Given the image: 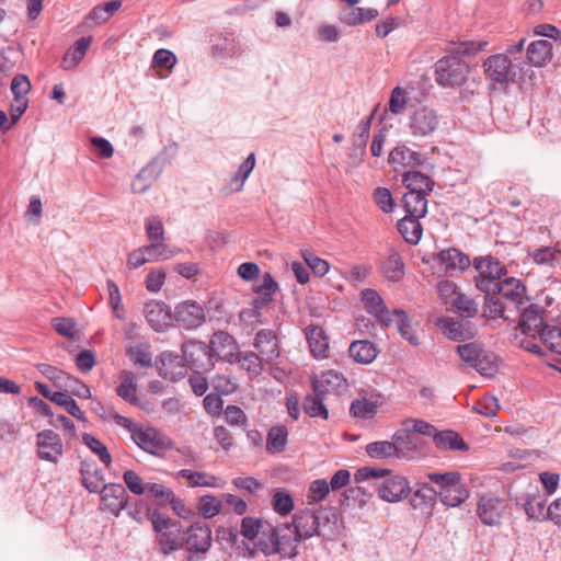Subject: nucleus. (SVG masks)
<instances>
[{
    "mask_svg": "<svg viewBox=\"0 0 561 561\" xmlns=\"http://www.w3.org/2000/svg\"><path fill=\"white\" fill-rule=\"evenodd\" d=\"M488 42H466L455 53L439 58L435 64V80L442 88H458L463 85L470 75L469 65L461 55H474L485 48Z\"/></svg>",
    "mask_w": 561,
    "mask_h": 561,
    "instance_id": "nucleus-1",
    "label": "nucleus"
},
{
    "mask_svg": "<svg viewBox=\"0 0 561 561\" xmlns=\"http://www.w3.org/2000/svg\"><path fill=\"white\" fill-rule=\"evenodd\" d=\"M295 528L289 523H284L268 531H262L257 547L264 556L280 554L284 558H295L300 542Z\"/></svg>",
    "mask_w": 561,
    "mask_h": 561,
    "instance_id": "nucleus-2",
    "label": "nucleus"
},
{
    "mask_svg": "<svg viewBox=\"0 0 561 561\" xmlns=\"http://www.w3.org/2000/svg\"><path fill=\"white\" fill-rule=\"evenodd\" d=\"M150 519L160 553L169 556L184 547V530L178 520L158 511L152 512Z\"/></svg>",
    "mask_w": 561,
    "mask_h": 561,
    "instance_id": "nucleus-3",
    "label": "nucleus"
},
{
    "mask_svg": "<svg viewBox=\"0 0 561 561\" xmlns=\"http://www.w3.org/2000/svg\"><path fill=\"white\" fill-rule=\"evenodd\" d=\"M477 271L476 286L485 294L495 293L496 284L506 274L505 265L492 255L478 256L473 260Z\"/></svg>",
    "mask_w": 561,
    "mask_h": 561,
    "instance_id": "nucleus-4",
    "label": "nucleus"
},
{
    "mask_svg": "<svg viewBox=\"0 0 561 561\" xmlns=\"http://www.w3.org/2000/svg\"><path fill=\"white\" fill-rule=\"evenodd\" d=\"M486 78L493 89H505L516 79V70L507 54H495L483 62Z\"/></svg>",
    "mask_w": 561,
    "mask_h": 561,
    "instance_id": "nucleus-5",
    "label": "nucleus"
},
{
    "mask_svg": "<svg viewBox=\"0 0 561 561\" xmlns=\"http://www.w3.org/2000/svg\"><path fill=\"white\" fill-rule=\"evenodd\" d=\"M457 353L466 364L483 376H491L495 371L496 365L493 356L477 343L459 345Z\"/></svg>",
    "mask_w": 561,
    "mask_h": 561,
    "instance_id": "nucleus-6",
    "label": "nucleus"
},
{
    "mask_svg": "<svg viewBox=\"0 0 561 561\" xmlns=\"http://www.w3.org/2000/svg\"><path fill=\"white\" fill-rule=\"evenodd\" d=\"M329 520V511L325 508H306L301 514L294 517L293 527L300 540H306L314 535L321 536L322 519Z\"/></svg>",
    "mask_w": 561,
    "mask_h": 561,
    "instance_id": "nucleus-7",
    "label": "nucleus"
},
{
    "mask_svg": "<svg viewBox=\"0 0 561 561\" xmlns=\"http://www.w3.org/2000/svg\"><path fill=\"white\" fill-rule=\"evenodd\" d=\"M131 438L139 448L151 455H159L171 445L167 436L150 426L135 427L131 430Z\"/></svg>",
    "mask_w": 561,
    "mask_h": 561,
    "instance_id": "nucleus-8",
    "label": "nucleus"
},
{
    "mask_svg": "<svg viewBox=\"0 0 561 561\" xmlns=\"http://www.w3.org/2000/svg\"><path fill=\"white\" fill-rule=\"evenodd\" d=\"M439 124L436 111L428 106L416 108L409 117V129L414 137H426L433 134Z\"/></svg>",
    "mask_w": 561,
    "mask_h": 561,
    "instance_id": "nucleus-9",
    "label": "nucleus"
},
{
    "mask_svg": "<svg viewBox=\"0 0 561 561\" xmlns=\"http://www.w3.org/2000/svg\"><path fill=\"white\" fill-rule=\"evenodd\" d=\"M211 542V529L203 522H196L184 530V546L188 551L206 553L210 549Z\"/></svg>",
    "mask_w": 561,
    "mask_h": 561,
    "instance_id": "nucleus-10",
    "label": "nucleus"
},
{
    "mask_svg": "<svg viewBox=\"0 0 561 561\" xmlns=\"http://www.w3.org/2000/svg\"><path fill=\"white\" fill-rule=\"evenodd\" d=\"M182 351L185 360L193 368L204 371L211 370L215 366L213 353L208 351L207 345L199 341H187L183 343Z\"/></svg>",
    "mask_w": 561,
    "mask_h": 561,
    "instance_id": "nucleus-11",
    "label": "nucleus"
},
{
    "mask_svg": "<svg viewBox=\"0 0 561 561\" xmlns=\"http://www.w3.org/2000/svg\"><path fill=\"white\" fill-rule=\"evenodd\" d=\"M174 320L180 327L191 330L202 325L205 322L206 317L204 309L199 304L187 300L175 307Z\"/></svg>",
    "mask_w": 561,
    "mask_h": 561,
    "instance_id": "nucleus-12",
    "label": "nucleus"
},
{
    "mask_svg": "<svg viewBox=\"0 0 561 561\" xmlns=\"http://www.w3.org/2000/svg\"><path fill=\"white\" fill-rule=\"evenodd\" d=\"M102 510L118 516L119 512L126 508L128 495L122 484L110 483L103 485L100 491Z\"/></svg>",
    "mask_w": 561,
    "mask_h": 561,
    "instance_id": "nucleus-13",
    "label": "nucleus"
},
{
    "mask_svg": "<svg viewBox=\"0 0 561 561\" xmlns=\"http://www.w3.org/2000/svg\"><path fill=\"white\" fill-rule=\"evenodd\" d=\"M545 310L537 305H530L527 307L519 320V329L523 334L536 340L541 336L543 330H546L545 325Z\"/></svg>",
    "mask_w": 561,
    "mask_h": 561,
    "instance_id": "nucleus-14",
    "label": "nucleus"
},
{
    "mask_svg": "<svg viewBox=\"0 0 561 561\" xmlns=\"http://www.w3.org/2000/svg\"><path fill=\"white\" fill-rule=\"evenodd\" d=\"M362 301L366 311L374 316L385 327L393 323V312L391 313L381 296L371 288L362 291Z\"/></svg>",
    "mask_w": 561,
    "mask_h": 561,
    "instance_id": "nucleus-15",
    "label": "nucleus"
},
{
    "mask_svg": "<svg viewBox=\"0 0 561 561\" xmlns=\"http://www.w3.org/2000/svg\"><path fill=\"white\" fill-rule=\"evenodd\" d=\"M37 449L41 459L56 463L62 456V442L60 436L50 430L37 434Z\"/></svg>",
    "mask_w": 561,
    "mask_h": 561,
    "instance_id": "nucleus-16",
    "label": "nucleus"
},
{
    "mask_svg": "<svg viewBox=\"0 0 561 561\" xmlns=\"http://www.w3.org/2000/svg\"><path fill=\"white\" fill-rule=\"evenodd\" d=\"M506 507L507 505L504 501L491 495H483L478 502L477 512L483 524L495 526L501 523Z\"/></svg>",
    "mask_w": 561,
    "mask_h": 561,
    "instance_id": "nucleus-17",
    "label": "nucleus"
},
{
    "mask_svg": "<svg viewBox=\"0 0 561 561\" xmlns=\"http://www.w3.org/2000/svg\"><path fill=\"white\" fill-rule=\"evenodd\" d=\"M495 293L515 309H518L527 300L525 285L515 277H507L503 282H499Z\"/></svg>",
    "mask_w": 561,
    "mask_h": 561,
    "instance_id": "nucleus-18",
    "label": "nucleus"
},
{
    "mask_svg": "<svg viewBox=\"0 0 561 561\" xmlns=\"http://www.w3.org/2000/svg\"><path fill=\"white\" fill-rule=\"evenodd\" d=\"M438 327L448 339L454 341L469 340L476 334V329L469 320L442 318L438 320Z\"/></svg>",
    "mask_w": 561,
    "mask_h": 561,
    "instance_id": "nucleus-19",
    "label": "nucleus"
},
{
    "mask_svg": "<svg viewBox=\"0 0 561 561\" xmlns=\"http://www.w3.org/2000/svg\"><path fill=\"white\" fill-rule=\"evenodd\" d=\"M144 314L148 324L156 331H163L171 323V310L162 301L151 300L145 305Z\"/></svg>",
    "mask_w": 561,
    "mask_h": 561,
    "instance_id": "nucleus-20",
    "label": "nucleus"
},
{
    "mask_svg": "<svg viewBox=\"0 0 561 561\" xmlns=\"http://www.w3.org/2000/svg\"><path fill=\"white\" fill-rule=\"evenodd\" d=\"M410 493V486L407 479L402 476H393L386 479L378 488V494L383 501L393 503L407 497Z\"/></svg>",
    "mask_w": 561,
    "mask_h": 561,
    "instance_id": "nucleus-21",
    "label": "nucleus"
},
{
    "mask_svg": "<svg viewBox=\"0 0 561 561\" xmlns=\"http://www.w3.org/2000/svg\"><path fill=\"white\" fill-rule=\"evenodd\" d=\"M254 347L259 351L265 364H273L279 357L276 335L272 330H260L254 339Z\"/></svg>",
    "mask_w": 561,
    "mask_h": 561,
    "instance_id": "nucleus-22",
    "label": "nucleus"
},
{
    "mask_svg": "<svg viewBox=\"0 0 561 561\" xmlns=\"http://www.w3.org/2000/svg\"><path fill=\"white\" fill-rule=\"evenodd\" d=\"M207 347L213 353V360L215 357L231 360L237 350V343L229 333L217 331L213 334Z\"/></svg>",
    "mask_w": 561,
    "mask_h": 561,
    "instance_id": "nucleus-23",
    "label": "nucleus"
},
{
    "mask_svg": "<svg viewBox=\"0 0 561 561\" xmlns=\"http://www.w3.org/2000/svg\"><path fill=\"white\" fill-rule=\"evenodd\" d=\"M398 458L409 457L422 448V440L414 435L409 427L401 424V427L392 435Z\"/></svg>",
    "mask_w": 561,
    "mask_h": 561,
    "instance_id": "nucleus-24",
    "label": "nucleus"
},
{
    "mask_svg": "<svg viewBox=\"0 0 561 561\" xmlns=\"http://www.w3.org/2000/svg\"><path fill=\"white\" fill-rule=\"evenodd\" d=\"M437 260L445 265L446 270L454 271H465L471 264L469 256L455 248L442 250L437 254Z\"/></svg>",
    "mask_w": 561,
    "mask_h": 561,
    "instance_id": "nucleus-25",
    "label": "nucleus"
},
{
    "mask_svg": "<svg viewBox=\"0 0 561 561\" xmlns=\"http://www.w3.org/2000/svg\"><path fill=\"white\" fill-rule=\"evenodd\" d=\"M92 42L91 36L80 37L72 47L65 54L61 67L65 70L75 69L84 58L87 50Z\"/></svg>",
    "mask_w": 561,
    "mask_h": 561,
    "instance_id": "nucleus-26",
    "label": "nucleus"
},
{
    "mask_svg": "<svg viewBox=\"0 0 561 561\" xmlns=\"http://www.w3.org/2000/svg\"><path fill=\"white\" fill-rule=\"evenodd\" d=\"M527 58L530 64L541 67L552 58V44L547 39H538L529 44Z\"/></svg>",
    "mask_w": 561,
    "mask_h": 561,
    "instance_id": "nucleus-27",
    "label": "nucleus"
},
{
    "mask_svg": "<svg viewBox=\"0 0 561 561\" xmlns=\"http://www.w3.org/2000/svg\"><path fill=\"white\" fill-rule=\"evenodd\" d=\"M350 356L358 364L368 365L378 355L376 345L367 340L355 341L350 345Z\"/></svg>",
    "mask_w": 561,
    "mask_h": 561,
    "instance_id": "nucleus-28",
    "label": "nucleus"
},
{
    "mask_svg": "<svg viewBox=\"0 0 561 561\" xmlns=\"http://www.w3.org/2000/svg\"><path fill=\"white\" fill-rule=\"evenodd\" d=\"M307 340L314 357L324 358L329 350V342L321 327L312 325L307 329Z\"/></svg>",
    "mask_w": 561,
    "mask_h": 561,
    "instance_id": "nucleus-29",
    "label": "nucleus"
},
{
    "mask_svg": "<svg viewBox=\"0 0 561 561\" xmlns=\"http://www.w3.org/2000/svg\"><path fill=\"white\" fill-rule=\"evenodd\" d=\"M403 205L408 216L422 218L427 213L425 193L408 192L403 195Z\"/></svg>",
    "mask_w": 561,
    "mask_h": 561,
    "instance_id": "nucleus-30",
    "label": "nucleus"
},
{
    "mask_svg": "<svg viewBox=\"0 0 561 561\" xmlns=\"http://www.w3.org/2000/svg\"><path fill=\"white\" fill-rule=\"evenodd\" d=\"M159 171L154 163L144 167L131 182V191L135 194H144L157 180Z\"/></svg>",
    "mask_w": 561,
    "mask_h": 561,
    "instance_id": "nucleus-31",
    "label": "nucleus"
},
{
    "mask_svg": "<svg viewBox=\"0 0 561 561\" xmlns=\"http://www.w3.org/2000/svg\"><path fill=\"white\" fill-rule=\"evenodd\" d=\"M381 274L390 282L398 283L404 276V263L399 253H391L381 264Z\"/></svg>",
    "mask_w": 561,
    "mask_h": 561,
    "instance_id": "nucleus-32",
    "label": "nucleus"
},
{
    "mask_svg": "<svg viewBox=\"0 0 561 561\" xmlns=\"http://www.w3.org/2000/svg\"><path fill=\"white\" fill-rule=\"evenodd\" d=\"M325 394L323 392L314 391L307 394L302 401L305 412L311 417H321L327 420L329 416L328 410L323 403Z\"/></svg>",
    "mask_w": 561,
    "mask_h": 561,
    "instance_id": "nucleus-33",
    "label": "nucleus"
},
{
    "mask_svg": "<svg viewBox=\"0 0 561 561\" xmlns=\"http://www.w3.org/2000/svg\"><path fill=\"white\" fill-rule=\"evenodd\" d=\"M420 218L405 215L398 222V230L410 244H416L422 237V226L419 221Z\"/></svg>",
    "mask_w": 561,
    "mask_h": 561,
    "instance_id": "nucleus-34",
    "label": "nucleus"
},
{
    "mask_svg": "<svg viewBox=\"0 0 561 561\" xmlns=\"http://www.w3.org/2000/svg\"><path fill=\"white\" fill-rule=\"evenodd\" d=\"M178 476L188 481L190 486H206V488H219V479L215 476L208 474L202 471H193L188 469H182L178 472Z\"/></svg>",
    "mask_w": 561,
    "mask_h": 561,
    "instance_id": "nucleus-35",
    "label": "nucleus"
},
{
    "mask_svg": "<svg viewBox=\"0 0 561 561\" xmlns=\"http://www.w3.org/2000/svg\"><path fill=\"white\" fill-rule=\"evenodd\" d=\"M435 445L440 449L466 450L468 449L465 440L454 431H442L433 436Z\"/></svg>",
    "mask_w": 561,
    "mask_h": 561,
    "instance_id": "nucleus-36",
    "label": "nucleus"
},
{
    "mask_svg": "<svg viewBox=\"0 0 561 561\" xmlns=\"http://www.w3.org/2000/svg\"><path fill=\"white\" fill-rule=\"evenodd\" d=\"M119 386L117 394L125 401L137 404L138 398L136 397L137 382L135 375L129 370H124L119 375Z\"/></svg>",
    "mask_w": 561,
    "mask_h": 561,
    "instance_id": "nucleus-37",
    "label": "nucleus"
},
{
    "mask_svg": "<svg viewBox=\"0 0 561 561\" xmlns=\"http://www.w3.org/2000/svg\"><path fill=\"white\" fill-rule=\"evenodd\" d=\"M389 163L394 167H414L420 164V154L405 146H398L391 150Z\"/></svg>",
    "mask_w": 561,
    "mask_h": 561,
    "instance_id": "nucleus-38",
    "label": "nucleus"
},
{
    "mask_svg": "<svg viewBox=\"0 0 561 561\" xmlns=\"http://www.w3.org/2000/svg\"><path fill=\"white\" fill-rule=\"evenodd\" d=\"M438 494L442 503L450 507L459 506L469 497V491L461 481L453 485V488L439 490Z\"/></svg>",
    "mask_w": 561,
    "mask_h": 561,
    "instance_id": "nucleus-39",
    "label": "nucleus"
},
{
    "mask_svg": "<svg viewBox=\"0 0 561 561\" xmlns=\"http://www.w3.org/2000/svg\"><path fill=\"white\" fill-rule=\"evenodd\" d=\"M403 183L409 192L425 193L432 191L433 181L419 171H408L403 173Z\"/></svg>",
    "mask_w": 561,
    "mask_h": 561,
    "instance_id": "nucleus-40",
    "label": "nucleus"
},
{
    "mask_svg": "<svg viewBox=\"0 0 561 561\" xmlns=\"http://www.w3.org/2000/svg\"><path fill=\"white\" fill-rule=\"evenodd\" d=\"M81 479L84 488L90 492H100L103 482V473L91 463H82Z\"/></svg>",
    "mask_w": 561,
    "mask_h": 561,
    "instance_id": "nucleus-41",
    "label": "nucleus"
},
{
    "mask_svg": "<svg viewBox=\"0 0 561 561\" xmlns=\"http://www.w3.org/2000/svg\"><path fill=\"white\" fill-rule=\"evenodd\" d=\"M288 432L286 426L276 425L270 428L266 439V450L271 454L280 453L287 444Z\"/></svg>",
    "mask_w": 561,
    "mask_h": 561,
    "instance_id": "nucleus-42",
    "label": "nucleus"
},
{
    "mask_svg": "<svg viewBox=\"0 0 561 561\" xmlns=\"http://www.w3.org/2000/svg\"><path fill=\"white\" fill-rule=\"evenodd\" d=\"M365 450L367 455L374 459L398 458L393 440H378L369 443L366 445Z\"/></svg>",
    "mask_w": 561,
    "mask_h": 561,
    "instance_id": "nucleus-43",
    "label": "nucleus"
},
{
    "mask_svg": "<svg viewBox=\"0 0 561 561\" xmlns=\"http://www.w3.org/2000/svg\"><path fill=\"white\" fill-rule=\"evenodd\" d=\"M224 539L227 540L231 547L234 548L236 553L243 558H254L256 554L255 546L252 541L247 539H240L239 534L233 530H228L224 535Z\"/></svg>",
    "mask_w": 561,
    "mask_h": 561,
    "instance_id": "nucleus-44",
    "label": "nucleus"
},
{
    "mask_svg": "<svg viewBox=\"0 0 561 561\" xmlns=\"http://www.w3.org/2000/svg\"><path fill=\"white\" fill-rule=\"evenodd\" d=\"M507 304L496 293L486 294L484 301V316L491 319L507 318L505 316V309Z\"/></svg>",
    "mask_w": 561,
    "mask_h": 561,
    "instance_id": "nucleus-45",
    "label": "nucleus"
},
{
    "mask_svg": "<svg viewBox=\"0 0 561 561\" xmlns=\"http://www.w3.org/2000/svg\"><path fill=\"white\" fill-rule=\"evenodd\" d=\"M342 380V377L337 373L329 370L323 373L320 377H312V389L327 394L331 389L340 387Z\"/></svg>",
    "mask_w": 561,
    "mask_h": 561,
    "instance_id": "nucleus-46",
    "label": "nucleus"
},
{
    "mask_svg": "<svg viewBox=\"0 0 561 561\" xmlns=\"http://www.w3.org/2000/svg\"><path fill=\"white\" fill-rule=\"evenodd\" d=\"M238 362L251 377L259 376L263 370V363H265L260 355L249 351L239 353Z\"/></svg>",
    "mask_w": 561,
    "mask_h": 561,
    "instance_id": "nucleus-47",
    "label": "nucleus"
},
{
    "mask_svg": "<svg viewBox=\"0 0 561 561\" xmlns=\"http://www.w3.org/2000/svg\"><path fill=\"white\" fill-rule=\"evenodd\" d=\"M534 262L538 265L554 267L561 260V251L551 247L536 249L531 253Z\"/></svg>",
    "mask_w": 561,
    "mask_h": 561,
    "instance_id": "nucleus-48",
    "label": "nucleus"
},
{
    "mask_svg": "<svg viewBox=\"0 0 561 561\" xmlns=\"http://www.w3.org/2000/svg\"><path fill=\"white\" fill-rule=\"evenodd\" d=\"M51 402L62 407L70 415L76 417L79 421H85V414L78 407L77 402L65 392L55 391L53 393Z\"/></svg>",
    "mask_w": 561,
    "mask_h": 561,
    "instance_id": "nucleus-49",
    "label": "nucleus"
},
{
    "mask_svg": "<svg viewBox=\"0 0 561 561\" xmlns=\"http://www.w3.org/2000/svg\"><path fill=\"white\" fill-rule=\"evenodd\" d=\"M393 322H396L401 336L411 345H417L419 339L403 310H393Z\"/></svg>",
    "mask_w": 561,
    "mask_h": 561,
    "instance_id": "nucleus-50",
    "label": "nucleus"
},
{
    "mask_svg": "<svg viewBox=\"0 0 561 561\" xmlns=\"http://www.w3.org/2000/svg\"><path fill=\"white\" fill-rule=\"evenodd\" d=\"M82 442L89 447V449L95 454L99 459L108 467L112 462V456L107 450V447L96 437L91 434H83Z\"/></svg>",
    "mask_w": 561,
    "mask_h": 561,
    "instance_id": "nucleus-51",
    "label": "nucleus"
},
{
    "mask_svg": "<svg viewBox=\"0 0 561 561\" xmlns=\"http://www.w3.org/2000/svg\"><path fill=\"white\" fill-rule=\"evenodd\" d=\"M525 513L528 518L534 520H545L547 517L546 502L540 496H531L527 499L524 505Z\"/></svg>",
    "mask_w": 561,
    "mask_h": 561,
    "instance_id": "nucleus-52",
    "label": "nucleus"
},
{
    "mask_svg": "<svg viewBox=\"0 0 561 561\" xmlns=\"http://www.w3.org/2000/svg\"><path fill=\"white\" fill-rule=\"evenodd\" d=\"M176 56L169 49L160 48L156 50L151 60V67L160 70L171 71L176 65Z\"/></svg>",
    "mask_w": 561,
    "mask_h": 561,
    "instance_id": "nucleus-53",
    "label": "nucleus"
},
{
    "mask_svg": "<svg viewBox=\"0 0 561 561\" xmlns=\"http://www.w3.org/2000/svg\"><path fill=\"white\" fill-rule=\"evenodd\" d=\"M451 306L462 318H472L478 312L477 304L465 295L457 294Z\"/></svg>",
    "mask_w": 561,
    "mask_h": 561,
    "instance_id": "nucleus-54",
    "label": "nucleus"
},
{
    "mask_svg": "<svg viewBox=\"0 0 561 561\" xmlns=\"http://www.w3.org/2000/svg\"><path fill=\"white\" fill-rule=\"evenodd\" d=\"M350 412L354 417L370 419L377 413V405L365 398L354 400Z\"/></svg>",
    "mask_w": 561,
    "mask_h": 561,
    "instance_id": "nucleus-55",
    "label": "nucleus"
},
{
    "mask_svg": "<svg viewBox=\"0 0 561 561\" xmlns=\"http://www.w3.org/2000/svg\"><path fill=\"white\" fill-rule=\"evenodd\" d=\"M539 340L553 353L561 355V329L546 327Z\"/></svg>",
    "mask_w": 561,
    "mask_h": 561,
    "instance_id": "nucleus-56",
    "label": "nucleus"
},
{
    "mask_svg": "<svg viewBox=\"0 0 561 561\" xmlns=\"http://www.w3.org/2000/svg\"><path fill=\"white\" fill-rule=\"evenodd\" d=\"M198 512L204 518H213L221 511V502L214 495H204L199 499Z\"/></svg>",
    "mask_w": 561,
    "mask_h": 561,
    "instance_id": "nucleus-57",
    "label": "nucleus"
},
{
    "mask_svg": "<svg viewBox=\"0 0 561 561\" xmlns=\"http://www.w3.org/2000/svg\"><path fill=\"white\" fill-rule=\"evenodd\" d=\"M408 93L401 87H396L390 94L389 111L393 115H401L407 108Z\"/></svg>",
    "mask_w": 561,
    "mask_h": 561,
    "instance_id": "nucleus-58",
    "label": "nucleus"
},
{
    "mask_svg": "<svg viewBox=\"0 0 561 561\" xmlns=\"http://www.w3.org/2000/svg\"><path fill=\"white\" fill-rule=\"evenodd\" d=\"M329 482L324 479H318L310 483L308 489V501L311 503H319L327 497L330 492Z\"/></svg>",
    "mask_w": 561,
    "mask_h": 561,
    "instance_id": "nucleus-59",
    "label": "nucleus"
},
{
    "mask_svg": "<svg viewBox=\"0 0 561 561\" xmlns=\"http://www.w3.org/2000/svg\"><path fill=\"white\" fill-rule=\"evenodd\" d=\"M431 482L439 485V490H447L460 482V474L457 471L449 472H431L427 474Z\"/></svg>",
    "mask_w": 561,
    "mask_h": 561,
    "instance_id": "nucleus-60",
    "label": "nucleus"
},
{
    "mask_svg": "<svg viewBox=\"0 0 561 561\" xmlns=\"http://www.w3.org/2000/svg\"><path fill=\"white\" fill-rule=\"evenodd\" d=\"M263 529L262 522L253 517H243L241 520L240 534L244 539L253 541Z\"/></svg>",
    "mask_w": 561,
    "mask_h": 561,
    "instance_id": "nucleus-61",
    "label": "nucleus"
},
{
    "mask_svg": "<svg viewBox=\"0 0 561 561\" xmlns=\"http://www.w3.org/2000/svg\"><path fill=\"white\" fill-rule=\"evenodd\" d=\"M273 508L279 515H287L294 508V501L289 493L284 491H276L272 500Z\"/></svg>",
    "mask_w": 561,
    "mask_h": 561,
    "instance_id": "nucleus-62",
    "label": "nucleus"
},
{
    "mask_svg": "<svg viewBox=\"0 0 561 561\" xmlns=\"http://www.w3.org/2000/svg\"><path fill=\"white\" fill-rule=\"evenodd\" d=\"M159 504H167L173 499V491L161 483H146V493Z\"/></svg>",
    "mask_w": 561,
    "mask_h": 561,
    "instance_id": "nucleus-63",
    "label": "nucleus"
},
{
    "mask_svg": "<svg viewBox=\"0 0 561 561\" xmlns=\"http://www.w3.org/2000/svg\"><path fill=\"white\" fill-rule=\"evenodd\" d=\"M276 290L277 283L274 280L270 273H265L262 276L260 284L256 285L254 289L257 296H264L265 301H272L273 295L275 294Z\"/></svg>",
    "mask_w": 561,
    "mask_h": 561,
    "instance_id": "nucleus-64",
    "label": "nucleus"
}]
</instances>
